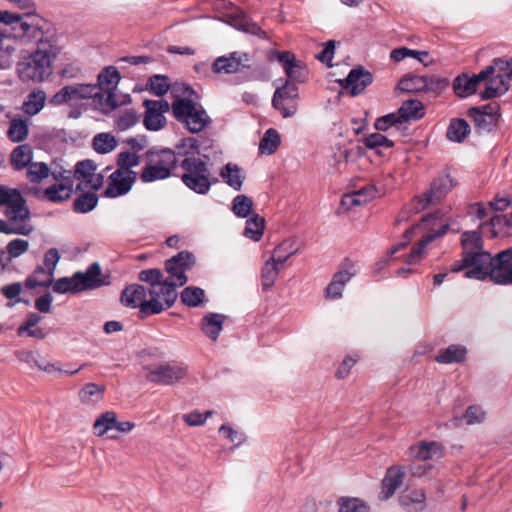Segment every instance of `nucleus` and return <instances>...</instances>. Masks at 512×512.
I'll use <instances>...</instances> for the list:
<instances>
[{"label":"nucleus","mask_w":512,"mask_h":512,"mask_svg":"<svg viewBox=\"0 0 512 512\" xmlns=\"http://www.w3.org/2000/svg\"><path fill=\"white\" fill-rule=\"evenodd\" d=\"M265 228V221L259 215H254L246 221L244 236L254 241L260 240Z\"/></svg>","instance_id":"obj_46"},{"label":"nucleus","mask_w":512,"mask_h":512,"mask_svg":"<svg viewBox=\"0 0 512 512\" xmlns=\"http://www.w3.org/2000/svg\"><path fill=\"white\" fill-rule=\"evenodd\" d=\"M373 81V74L364 66H354V96L363 93Z\"/></svg>","instance_id":"obj_41"},{"label":"nucleus","mask_w":512,"mask_h":512,"mask_svg":"<svg viewBox=\"0 0 512 512\" xmlns=\"http://www.w3.org/2000/svg\"><path fill=\"white\" fill-rule=\"evenodd\" d=\"M470 133V125L465 119L453 118L450 120L446 136L448 140L456 143L463 142Z\"/></svg>","instance_id":"obj_35"},{"label":"nucleus","mask_w":512,"mask_h":512,"mask_svg":"<svg viewBox=\"0 0 512 512\" xmlns=\"http://www.w3.org/2000/svg\"><path fill=\"white\" fill-rule=\"evenodd\" d=\"M490 253L485 251H463L462 259L451 266V272L465 270V278L485 280L484 265L489 262Z\"/></svg>","instance_id":"obj_12"},{"label":"nucleus","mask_w":512,"mask_h":512,"mask_svg":"<svg viewBox=\"0 0 512 512\" xmlns=\"http://www.w3.org/2000/svg\"><path fill=\"white\" fill-rule=\"evenodd\" d=\"M145 115L143 125L149 131H158L166 125L165 113L169 111L170 105L166 100H145Z\"/></svg>","instance_id":"obj_18"},{"label":"nucleus","mask_w":512,"mask_h":512,"mask_svg":"<svg viewBox=\"0 0 512 512\" xmlns=\"http://www.w3.org/2000/svg\"><path fill=\"white\" fill-rule=\"evenodd\" d=\"M15 39L8 33L0 31V69H7L12 64V55L15 52Z\"/></svg>","instance_id":"obj_34"},{"label":"nucleus","mask_w":512,"mask_h":512,"mask_svg":"<svg viewBox=\"0 0 512 512\" xmlns=\"http://www.w3.org/2000/svg\"><path fill=\"white\" fill-rule=\"evenodd\" d=\"M177 298L178 293L175 285L168 284V282H163L154 288H148L149 301L145 306L148 309V316L160 314L171 308Z\"/></svg>","instance_id":"obj_13"},{"label":"nucleus","mask_w":512,"mask_h":512,"mask_svg":"<svg viewBox=\"0 0 512 512\" xmlns=\"http://www.w3.org/2000/svg\"><path fill=\"white\" fill-rule=\"evenodd\" d=\"M174 101L171 104L173 117L190 133L197 134L212 123L204 107L193 100L194 90L185 84H175L171 87Z\"/></svg>","instance_id":"obj_2"},{"label":"nucleus","mask_w":512,"mask_h":512,"mask_svg":"<svg viewBox=\"0 0 512 512\" xmlns=\"http://www.w3.org/2000/svg\"><path fill=\"white\" fill-rule=\"evenodd\" d=\"M253 208V201L246 195H237L232 202L233 213L241 218H246L250 215Z\"/></svg>","instance_id":"obj_55"},{"label":"nucleus","mask_w":512,"mask_h":512,"mask_svg":"<svg viewBox=\"0 0 512 512\" xmlns=\"http://www.w3.org/2000/svg\"><path fill=\"white\" fill-rule=\"evenodd\" d=\"M220 176L229 187L236 191L241 190L245 175L238 165L227 163L220 170Z\"/></svg>","instance_id":"obj_31"},{"label":"nucleus","mask_w":512,"mask_h":512,"mask_svg":"<svg viewBox=\"0 0 512 512\" xmlns=\"http://www.w3.org/2000/svg\"><path fill=\"white\" fill-rule=\"evenodd\" d=\"M482 83H484L485 88L479 93L481 100L501 97L509 90V82L499 69L490 73Z\"/></svg>","instance_id":"obj_24"},{"label":"nucleus","mask_w":512,"mask_h":512,"mask_svg":"<svg viewBox=\"0 0 512 512\" xmlns=\"http://www.w3.org/2000/svg\"><path fill=\"white\" fill-rule=\"evenodd\" d=\"M178 149L149 150L146 153L145 166L140 173L143 183L165 180L172 175V170L178 163Z\"/></svg>","instance_id":"obj_4"},{"label":"nucleus","mask_w":512,"mask_h":512,"mask_svg":"<svg viewBox=\"0 0 512 512\" xmlns=\"http://www.w3.org/2000/svg\"><path fill=\"white\" fill-rule=\"evenodd\" d=\"M377 195L378 190L374 185L365 184L358 187L354 183V206L366 204L375 199Z\"/></svg>","instance_id":"obj_47"},{"label":"nucleus","mask_w":512,"mask_h":512,"mask_svg":"<svg viewBox=\"0 0 512 512\" xmlns=\"http://www.w3.org/2000/svg\"><path fill=\"white\" fill-rule=\"evenodd\" d=\"M194 263L193 255L189 252L182 251L176 256L168 259L165 263L164 282L175 285V288L183 286L188 281L186 271L191 268Z\"/></svg>","instance_id":"obj_15"},{"label":"nucleus","mask_w":512,"mask_h":512,"mask_svg":"<svg viewBox=\"0 0 512 512\" xmlns=\"http://www.w3.org/2000/svg\"><path fill=\"white\" fill-rule=\"evenodd\" d=\"M149 88L150 91L156 96L165 95L170 89V81L167 76L163 75H154L149 79Z\"/></svg>","instance_id":"obj_62"},{"label":"nucleus","mask_w":512,"mask_h":512,"mask_svg":"<svg viewBox=\"0 0 512 512\" xmlns=\"http://www.w3.org/2000/svg\"><path fill=\"white\" fill-rule=\"evenodd\" d=\"M343 67L347 70L345 78H340L342 72L333 71L330 73V77L333 81L338 83L344 91L339 93V98L347 95L352 96V68H349L348 64H344Z\"/></svg>","instance_id":"obj_54"},{"label":"nucleus","mask_w":512,"mask_h":512,"mask_svg":"<svg viewBox=\"0 0 512 512\" xmlns=\"http://www.w3.org/2000/svg\"><path fill=\"white\" fill-rule=\"evenodd\" d=\"M297 252L296 243L292 239L281 242L274 250L272 256L279 263L284 264L292 255Z\"/></svg>","instance_id":"obj_52"},{"label":"nucleus","mask_w":512,"mask_h":512,"mask_svg":"<svg viewBox=\"0 0 512 512\" xmlns=\"http://www.w3.org/2000/svg\"><path fill=\"white\" fill-rule=\"evenodd\" d=\"M140 157L135 152L124 151L118 154L117 157V170L133 171L132 168L138 166Z\"/></svg>","instance_id":"obj_61"},{"label":"nucleus","mask_w":512,"mask_h":512,"mask_svg":"<svg viewBox=\"0 0 512 512\" xmlns=\"http://www.w3.org/2000/svg\"><path fill=\"white\" fill-rule=\"evenodd\" d=\"M402 124L399 114L396 111L377 118L374 127L377 131H387L392 127L399 129Z\"/></svg>","instance_id":"obj_60"},{"label":"nucleus","mask_w":512,"mask_h":512,"mask_svg":"<svg viewBox=\"0 0 512 512\" xmlns=\"http://www.w3.org/2000/svg\"><path fill=\"white\" fill-rule=\"evenodd\" d=\"M53 291L55 293H60V294L69 293V292H71V293L81 292L82 289L80 287L76 273L73 274V276H71V277H62V278L57 279L54 282Z\"/></svg>","instance_id":"obj_48"},{"label":"nucleus","mask_w":512,"mask_h":512,"mask_svg":"<svg viewBox=\"0 0 512 512\" xmlns=\"http://www.w3.org/2000/svg\"><path fill=\"white\" fill-rule=\"evenodd\" d=\"M105 387L96 383H88L79 390V399L85 405H94L103 399Z\"/></svg>","instance_id":"obj_37"},{"label":"nucleus","mask_w":512,"mask_h":512,"mask_svg":"<svg viewBox=\"0 0 512 512\" xmlns=\"http://www.w3.org/2000/svg\"><path fill=\"white\" fill-rule=\"evenodd\" d=\"M352 274L348 270L337 272L326 288V298L339 299L342 296L345 285L351 280Z\"/></svg>","instance_id":"obj_33"},{"label":"nucleus","mask_w":512,"mask_h":512,"mask_svg":"<svg viewBox=\"0 0 512 512\" xmlns=\"http://www.w3.org/2000/svg\"><path fill=\"white\" fill-rule=\"evenodd\" d=\"M456 185L454 179L446 171L439 174L421 196L415 198L410 206L401 210L398 215L399 221L407 220L411 213H418L430 204L441 201Z\"/></svg>","instance_id":"obj_5"},{"label":"nucleus","mask_w":512,"mask_h":512,"mask_svg":"<svg viewBox=\"0 0 512 512\" xmlns=\"http://www.w3.org/2000/svg\"><path fill=\"white\" fill-rule=\"evenodd\" d=\"M493 72V67H485L479 73L469 76L468 74L458 75L453 82L455 94L460 98H466L477 92L480 84Z\"/></svg>","instance_id":"obj_20"},{"label":"nucleus","mask_w":512,"mask_h":512,"mask_svg":"<svg viewBox=\"0 0 512 512\" xmlns=\"http://www.w3.org/2000/svg\"><path fill=\"white\" fill-rule=\"evenodd\" d=\"M500 106L496 102H491L479 107H471L468 110V116L472 118L475 127L481 131H492L500 117Z\"/></svg>","instance_id":"obj_17"},{"label":"nucleus","mask_w":512,"mask_h":512,"mask_svg":"<svg viewBox=\"0 0 512 512\" xmlns=\"http://www.w3.org/2000/svg\"><path fill=\"white\" fill-rule=\"evenodd\" d=\"M0 207H6L5 216L10 222L8 223L10 228L15 229L27 225L31 230L26 236L33 232L34 227L29 222L30 211L18 189L0 185Z\"/></svg>","instance_id":"obj_6"},{"label":"nucleus","mask_w":512,"mask_h":512,"mask_svg":"<svg viewBox=\"0 0 512 512\" xmlns=\"http://www.w3.org/2000/svg\"><path fill=\"white\" fill-rule=\"evenodd\" d=\"M466 353L467 351L464 346L450 345L436 356V361L441 364L462 362L465 359Z\"/></svg>","instance_id":"obj_39"},{"label":"nucleus","mask_w":512,"mask_h":512,"mask_svg":"<svg viewBox=\"0 0 512 512\" xmlns=\"http://www.w3.org/2000/svg\"><path fill=\"white\" fill-rule=\"evenodd\" d=\"M247 53L232 52L216 58L212 64V71L216 74H234L249 67Z\"/></svg>","instance_id":"obj_22"},{"label":"nucleus","mask_w":512,"mask_h":512,"mask_svg":"<svg viewBox=\"0 0 512 512\" xmlns=\"http://www.w3.org/2000/svg\"><path fill=\"white\" fill-rule=\"evenodd\" d=\"M117 146V140L109 133H99L93 138V148L96 152L106 154Z\"/></svg>","instance_id":"obj_50"},{"label":"nucleus","mask_w":512,"mask_h":512,"mask_svg":"<svg viewBox=\"0 0 512 512\" xmlns=\"http://www.w3.org/2000/svg\"><path fill=\"white\" fill-rule=\"evenodd\" d=\"M463 251H483L481 235L476 232H464L461 236Z\"/></svg>","instance_id":"obj_63"},{"label":"nucleus","mask_w":512,"mask_h":512,"mask_svg":"<svg viewBox=\"0 0 512 512\" xmlns=\"http://www.w3.org/2000/svg\"><path fill=\"white\" fill-rule=\"evenodd\" d=\"M52 171L43 162L31 163L26 171L27 178L33 183H40L43 179L47 178Z\"/></svg>","instance_id":"obj_56"},{"label":"nucleus","mask_w":512,"mask_h":512,"mask_svg":"<svg viewBox=\"0 0 512 512\" xmlns=\"http://www.w3.org/2000/svg\"><path fill=\"white\" fill-rule=\"evenodd\" d=\"M405 476L406 472L403 466L389 467L382 480L380 498L382 500L391 498L396 490L403 484Z\"/></svg>","instance_id":"obj_25"},{"label":"nucleus","mask_w":512,"mask_h":512,"mask_svg":"<svg viewBox=\"0 0 512 512\" xmlns=\"http://www.w3.org/2000/svg\"><path fill=\"white\" fill-rule=\"evenodd\" d=\"M137 179L135 171L115 170L108 178V186L105 189V196L117 198L126 195L132 189Z\"/></svg>","instance_id":"obj_19"},{"label":"nucleus","mask_w":512,"mask_h":512,"mask_svg":"<svg viewBox=\"0 0 512 512\" xmlns=\"http://www.w3.org/2000/svg\"><path fill=\"white\" fill-rule=\"evenodd\" d=\"M28 123L22 119H13L10 122L7 136L12 142H22L28 136Z\"/></svg>","instance_id":"obj_49"},{"label":"nucleus","mask_w":512,"mask_h":512,"mask_svg":"<svg viewBox=\"0 0 512 512\" xmlns=\"http://www.w3.org/2000/svg\"><path fill=\"white\" fill-rule=\"evenodd\" d=\"M96 171V166L91 160L80 161L76 164L73 177L80 181L77 188L82 189V184L92 173Z\"/></svg>","instance_id":"obj_57"},{"label":"nucleus","mask_w":512,"mask_h":512,"mask_svg":"<svg viewBox=\"0 0 512 512\" xmlns=\"http://www.w3.org/2000/svg\"><path fill=\"white\" fill-rule=\"evenodd\" d=\"M485 279L489 278L497 285H512V247L490 255L489 262L484 265Z\"/></svg>","instance_id":"obj_9"},{"label":"nucleus","mask_w":512,"mask_h":512,"mask_svg":"<svg viewBox=\"0 0 512 512\" xmlns=\"http://www.w3.org/2000/svg\"><path fill=\"white\" fill-rule=\"evenodd\" d=\"M97 203L98 197L95 193H85L74 201V209L79 213H87L92 211Z\"/></svg>","instance_id":"obj_59"},{"label":"nucleus","mask_w":512,"mask_h":512,"mask_svg":"<svg viewBox=\"0 0 512 512\" xmlns=\"http://www.w3.org/2000/svg\"><path fill=\"white\" fill-rule=\"evenodd\" d=\"M139 120L134 109H126L122 111L115 120V126L119 131H126L133 127Z\"/></svg>","instance_id":"obj_58"},{"label":"nucleus","mask_w":512,"mask_h":512,"mask_svg":"<svg viewBox=\"0 0 512 512\" xmlns=\"http://www.w3.org/2000/svg\"><path fill=\"white\" fill-rule=\"evenodd\" d=\"M51 175L54 179L60 181L45 189V197L51 202H62L64 200L69 199L72 195L74 188L73 180L71 177V171H52Z\"/></svg>","instance_id":"obj_21"},{"label":"nucleus","mask_w":512,"mask_h":512,"mask_svg":"<svg viewBox=\"0 0 512 512\" xmlns=\"http://www.w3.org/2000/svg\"><path fill=\"white\" fill-rule=\"evenodd\" d=\"M398 500L406 512H422L426 508V493L423 489L404 491Z\"/></svg>","instance_id":"obj_27"},{"label":"nucleus","mask_w":512,"mask_h":512,"mask_svg":"<svg viewBox=\"0 0 512 512\" xmlns=\"http://www.w3.org/2000/svg\"><path fill=\"white\" fill-rule=\"evenodd\" d=\"M117 414L113 411H106L100 414L93 424L94 433L101 437L114 430Z\"/></svg>","instance_id":"obj_40"},{"label":"nucleus","mask_w":512,"mask_h":512,"mask_svg":"<svg viewBox=\"0 0 512 512\" xmlns=\"http://www.w3.org/2000/svg\"><path fill=\"white\" fill-rule=\"evenodd\" d=\"M410 456L420 460L428 461L432 459H440L443 457V447L440 443L431 441H422L409 448Z\"/></svg>","instance_id":"obj_28"},{"label":"nucleus","mask_w":512,"mask_h":512,"mask_svg":"<svg viewBox=\"0 0 512 512\" xmlns=\"http://www.w3.org/2000/svg\"><path fill=\"white\" fill-rule=\"evenodd\" d=\"M427 88L426 78L418 75H406L400 79L397 89L402 92L417 93Z\"/></svg>","instance_id":"obj_38"},{"label":"nucleus","mask_w":512,"mask_h":512,"mask_svg":"<svg viewBox=\"0 0 512 512\" xmlns=\"http://www.w3.org/2000/svg\"><path fill=\"white\" fill-rule=\"evenodd\" d=\"M491 233L494 237L512 234V221L506 215H494L489 220Z\"/></svg>","instance_id":"obj_43"},{"label":"nucleus","mask_w":512,"mask_h":512,"mask_svg":"<svg viewBox=\"0 0 512 512\" xmlns=\"http://www.w3.org/2000/svg\"><path fill=\"white\" fill-rule=\"evenodd\" d=\"M45 94L42 91L29 94L28 100L23 104V110L28 115H36L44 107Z\"/></svg>","instance_id":"obj_53"},{"label":"nucleus","mask_w":512,"mask_h":512,"mask_svg":"<svg viewBox=\"0 0 512 512\" xmlns=\"http://www.w3.org/2000/svg\"><path fill=\"white\" fill-rule=\"evenodd\" d=\"M76 275L82 291L93 290L108 284L102 278V270L97 262L92 263L85 272H76Z\"/></svg>","instance_id":"obj_26"},{"label":"nucleus","mask_w":512,"mask_h":512,"mask_svg":"<svg viewBox=\"0 0 512 512\" xmlns=\"http://www.w3.org/2000/svg\"><path fill=\"white\" fill-rule=\"evenodd\" d=\"M402 123L410 120H419L424 116V106L422 102L416 99L404 101L397 110Z\"/></svg>","instance_id":"obj_32"},{"label":"nucleus","mask_w":512,"mask_h":512,"mask_svg":"<svg viewBox=\"0 0 512 512\" xmlns=\"http://www.w3.org/2000/svg\"><path fill=\"white\" fill-rule=\"evenodd\" d=\"M146 378L149 382L157 385L171 386L182 379L188 373V368L184 363L169 361L156 366L146 368Z\"/></svg>","instance_id":"obj_10"},{"label":"nucleus","mask_w":512,"mask_h":512,"mask_svg":"<svg viewBox=\"0 0 512 512\" xmlns=\"http://www.w3.org/2000/svg\"><path fill=\"white\" fill-rule=\"evenodd\" d=\"M97 80V84L94 85L99 89L96 96V109L108 114L118 106L114 91L120 81V75L116 68L110 66L98 75Z\"/></svg>","instance_id":"obj_7"},{"label":"nucleus","mask_w":512,"mask_h":512,"mask_svg":"<svg viewBox=\"0 0 512 512\" xmlns=\"http://www.w3.org/2000/svg\"><path fill=\"white\" fill-rule=\"evenodd\" d=\"M148 301V289L140 284L127 286L121 294L122 304L126 307L138 308L141 318L148 317V309L145 308Z\"/></svg>","instance_id":"obj_23"},{"label":"nucleus","mask_w":512,"mask_h":512,"mask_svg":"<svg viewBox=\"0 0 512 512\" xmlns=\"http://www.w3.org/2000/svg\"><path fill=\"white\" fill-rule=\"evenodd\" d=\"M279 144V133L275 129L270 128L264 133L259 143V150L262 154L271 155L277 150Z\"/></svg>","instance_id":"obj_45"},{"label":"nucleus","mask_w":512,"mask_h":512,"mask_svg":"<svg viewBox=\"0 0 512 512\" xmlns=\"http://www.w3.org/2000/svg\"><path fill=\"white\" fill-rule=\"evenodd\" d=\"M25 17L27 20H24L18 14L0 11V22L7 25L15 24L13 30L16 32L17 36H21L27 40L41 41L43 33L38 25V17L32 13H27Z\"/></svg>","instance_id":"obj_11"},{"label":"nucleus","mask_w":512,"mask_h":512,"mask_svg":"<svg viewBox=\"0 0 512 512\" xmlns=\"http://www.w3.org/2000/svg\"><path fill=\"white\" fill-rule=\"evenodd\" d=\"M298 97L297 85L291 81H285L282 86L276 88L272 99V106L280 112L282 117H293L298 110Z\"/></svg>","instance_id":"obj_14"},{"label":"nucleus","mask_w":512,"mask_h":512,"mask_svg":"<svg viewBox=\"0 0 512 512\" xmlns=\"http://www.w3.org/2000/svg\"><path fill=\"white\" fill-rule=\"evenodd\" d=\"M420 226H423L428 230L425 236L412 247L410 253L405 257V262L409 265L415 264L420 261L424 248L435 240L437 237H441L445 235L449 229V222L440 212H436L433 214H428L423 216L421 219ZM419 225L413 226L407 229L404 233V242H400L397 245L393 246L390 250L388 258L395 255L401 249L406 247L408 242L411 240L414 231L418 228Z\"/></svg>","instance_id":"obj_3"},{"label":"nucleus","mask_w":512,"mask_h":512,"mask_svg":"<svg viewBox=\"0 0 512 512\" xmlns=\"http://www.w3.org/2000/svg\"><path fill=\"white\" fill-rule=\"evenodd\" d=\"M32 150L29 145H19L11 153V164L15 170H22L32 162Z\"/></svg>","instance_id":"obj_42"},{"label":"nucleus","mask_w":512,"mask_h":512,"mask_svg":"<svg viewBox=\"0 0 512 512\" xmlns=\"http://www.w3.org/2000/svg\"><path fill=\"white\" fill-rule=\"evenodd\" d=\"M177 149L178 155L184 157L180 163L184 171L182 182L197 194H207L217 179H211L207 162L197 156L208 158V155L201 152L198 140L193 137L184 138Z\"/></svg>","instance_id":"obj_1"},{"label":"nucleus","mask_w":512,"mask_h":512,"mask_svg":"<svg viewBox=\"0 0 512 512\" xmlns=\"http://www.w3.org/2000/svg\"><path fill=\"white\" fill-rule=\"evenodd\" d=\"M22 81L41 82L51 74V59L47 51L36 50L17 65Z\"/></svg>","instance_id":"obj_8"},{"label":"nucleus","mask_w":512,"mask_h":512,"mask_svg":"<svg viewBox=\"0 0 512 512\" xmlns=\"http://www.w3.org/2000/svg\"><path fill=\"white\" fill-rule=\"evenodd\" d=\"M205 298L203 289L195 286H188L184 288L180 294L181 302L188 307L200 306Z\"/></svg>","instance_id":"obj_44"},{"label":"nucleus","mask_w":512,"mask_h":512,"mask_svg":"<svg viewBox=\"0 0 512 512\" xmlns=\"http://www.w3.org/2000/svg\"><path fill=\"white\" fill-rule=\"evenodd\" d=\"M284 264L279 263L273 256L264 263L262 268V286L264 290H269L276 282L280 270Z\"/></svg>","instance_id":"obj_36"},{"label":"nucleus","mask_w":512,"mask_h":512,"mask_svg":"<svg viewBox=\"0 0 512 512\" xmlns=\"http://www.w3.org/2000/svg\"><path fill=\"white\" fill-rule=\"evenodd\" d=\"M223 21L228 25L249 33H257L259 27L252 23L249 17L240 8H232L224 16Z\"/></svg>","instance_id":"obj_29"},{"label":"nucleus","mask_w":512,"mask_h":512,"mask_svg":"<svg viewBox=\"0 0 512 512\" xmlns=\"http://www.w3.org/2000/svg\"><path fill=\"white\" fill-rule=\"evenodd\" d=\"M225 316L218 313H208L202 318L201 328L211 340H217L223 328Z\"/></svg>","instance_id":"obj_30"},{"label":"nucleus","mask_w":512,"mask_h":512,"mask_svg":"<svg viewBox=\"0 0 512 512\" xmlns=\"http://www.w3.org/2000/svg\"><path fill=\"white\" fill-rule=\"evenodd\" d=\"M139 280L149 284V288H154L164 282V273L160 269H147L139 273Z\"/></svg>","instance_id":"obj_64"},{"label":"nucleus","mask_w":512,"mask_h":512,"mask_svg":"<svg viewBox=\"0 0 512 512\" xmlns=\"http://www.w3.org/2000/svg\"><path fill=\"white\" fill-rule=\"evenodd\" d=\"M53 283V276H50L49 271L39 266L34 271L33 275L26 279L25 285L28 288H36L38 286L48 287Z\"/></svg>","instance_id":"obj_51"},{"label":"nucleus","mask_w":512,"mask_h":512,"mask_svg":"<svg viewBox=\"0 0 512 512\" xmlns=\"http://www.w3.org/2000/svg\"><path fill=\"white\" fill-rule=\"evenodd\" d=\"M97 86L92 84L78 83L64 86L50 100L54 105H63L75 100L92 99L96 108Z\"/></svg>","instance_id":"obj_16"}]
</instances>
